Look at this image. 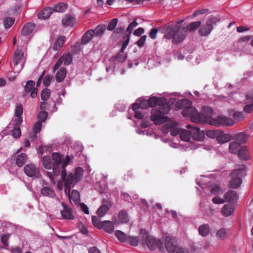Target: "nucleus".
<instances>
[{
	"label": "nucleus",
	"mask_w": 253,
	"mask_h": 253,
	"mask_svg": "<svg viewBox=\"0 0 253 253\" xmlns=\"http://www.w3.org/2000/svg\"><path fill=\"white\" fill-rule=\"evenodd\" d=\"M15 20L12 17H8L4 19L3 24L6 29L9 28L14 23Z\"/></svg>",
	"instance_id": "864d4df0"
},
{
	"label": "nucleus",
	"mask_w": 253,
	"mask_h": 253,
	"mask_svg": "<svg viewBox=\"0 0 253 253\" xmlns=\"http://www.w3.org/2000/svg\"><path fill=\"white\" fill-rule=\"evenodd\" d=\"M223 191L221 190L218 186H216L211 189V193L213 195L220 194L223 193Z\"/></svg>",
	"instance_id": "338daca9"
},
{
	"label": "nucleus",
	"mask_w": 253,
	"mask_h": 253,
	"mask_svg": "<svg viewBox=\"0 0 253 253\" xmlns=\"http://www.w3.org/2000/svg\"><path fill=\"white\" fill-rule=\"evenodd\" d=\"M42 127V123L41 121L37 122L33 126V130L36 133H39L41 131Z\"/></svg>",
	"instance_id": "e2e57ef3"
},
{
	"label": "nucleus",
	"mask_w": 253,
	"mask_h": 253,
	"mask_svg": "<svg viewBox=\"0 0 253 253\" xmlns=\"http://www.w3.org/2000/svg\"><path fill=\"white\" fill-rule=\"evenodd\" d=\"M22 122V118L21 117L15 116H14V118L8 125V128H13V126H18L19 125L21 124Z\"/></svg>",
	"instance_id": "e433bc0d"
},
{
	"label": "nucleus",
	"mask_w": 253,
	"mask_h": 253,
	"mask_svg": "<svg viewBox=\"0 0 253 253\" xmlns=\"http://www.w3.org/2000/svg\"><path fill=\"white\" fill-rule=\"evenodd\" d=\"M111 207L110 201L104 199L102 201V205L97 211V214L99 217H103L108 212L109 209Z\"/></svg>",
	"instance_id": "4468645a"
},
{
	"label": "nucleus",
	"mask_w": 253,
	"mask_h": 253,
	"mask_svg": "<svg viewBox=\"0 0 253 253\" xmlns=\"http://www.w3.org/2000/svg\"><path fill=\"white\" fill-rule=\"evenodd\" d=\"M42 165L44 168L47 169H53L52 158L49 156H44L42 158Z\"/></svg>",
	"instance_id": "2f4dec72"
},
{
	"label": "nucleus",
	"mask_w": 253,
	"mask_h": 253,
	"mask_svg": "<svg viewBox=\"0 0 253 253\" xmlns=\"http://www.w3.org/2000/svg\"><path fill=\"white\" fill-rule=\"evenodd\" d=\"M226 229L221 228L217 231L215 236L218 239L223 240L226 237Z\"/></svg>",
	"instance_id": "a18cd8bd"
},
{
	"label": "nucleus",
	"mask_w": 253,
	"mask_h": 253,
	"mask_svg": "<svg viewBox=\"0 0 253 253\" xmlns=\"http://www.w3.org/2000/svg\"><path fill=\"white\" fill-rule=\"evenodd\" d=\"M115 235L117 239L122 243H125L127 240L126 235L120 230H116Z\"/></svg>",
	"instance_id": "a19ab883"
},
{
	"label": "nucleus",
	"mask_w": 253,
	"mask_h": 253,
	"mask_svg": "<svg viewBox=\"0 0 253 253\" xmlns=\"http://www.w3.org/2000/svg\"><path fill=\"white\" fill-rule=\"evenodd\" d=\"M172 123H169L164 125L161 128V131L164 133H167L170 132V129L172 126Z\"/></svg>",
	"instance_id": "0e129e2a"
},
{
	"label": "nucleus",
	"mask_w": 253,
	"mask_h": 253,
	"mask_svg": "<svg viewBox=\"0 0 253 253\" xmlns=\"http://www.w3.org/2000/svg\"><path fill=\"white\" fill-rule=\"evenodd\" d=\"M12 129V136L15 138H18L21 135V129L19 126H13Z\"/></svg>",
	"instance_id": "bf43d9fd"
},
{
	"label": "nucleus",
	"mask_w": 253,
	"mask_h": 253,
	"mask_svg": "<svg viewBox=\"0 0 253 253\" xmlns=\"http://www.w3.org/2000/svg\"><path fill=\"white\" fill-rule=\"evenodd\" d=\"M219 21L217 17H212L206 20V24L203 25L200 29L199 33L202 36L209 35L213 30V25Z\"/></svg>",
	"instance_id": "6e6552de"
},
{
	"label": "nucleus",
	"mask_w": 253,
	"mask_h": 253,
	"mask_svg": "<svg viewBox=\"0 0 253 253\" xmlns=\"http://www.w3.org/2000/svg\"><path fill=\"white\" fill-rule=\"evenodd\" d=\"M75 22V17L70 14H66L62 20V23L65 26H73Z\"/></svg>",
	"instance_id": "b1692460"
},
{
	"label": "nucleus",
	"mask_w": 253,
	"mask_h": 253,
	"mask_svg": "<svg viewBox=\"0 0 253 253\" xmlns=\"http://www.w3.org/2000/svg\"><path fill=\"white\" fill-rule=\"evenodd\" d=\"M61 205L63 208L60 211L62 218L66 219H73L74 216L71 209L64 203H62Z\"/></svg>",
	"instance_id": "f3484780"
},
{
	"label": "nucleus",
	"mask_w": 253,
	"mask_h": 253,
	"mask_svg": "<svg viewBox=\"0 0 253 253\" xmlns=\"http://www.w3.org/2000/svg\"><path fill=\"white\" fill-rule=\"evenodd\" d=\"M50 91L49 89L45 88L42 90L41 93V99L43 101H46L50 96Z\"/></svg>",
	"instance_id": "6e6d98bb"
},
{
	"label": "nucleus",
	"mask_w": 253,
	"mask_h": 253,
	"mask_svg": "<svg viewBox=\"0 0 253 253\" xmlns=\"http://www.w3.org/2000/svg\"><path fill=\"white\" fill-rule=\"evenodd\" d=\"M237 154L240 159L244 161L248 160L250 158V152L246 146H243Z\"/></svg>",
	"instance_id": "a878e982"
},
{
	"label": "nucleus",
	"mask_w": 253,
	"mask_h": 253,
	"mask_svg": "<svg viewBox=\"0 0 253 253\" xmlns=\"http://www.w3.org/2000/svg\"><path fill=\"white\" fill-rule=\"evenodd\" d=\"M245 103L247 104L244 106V111L247 113H250L253 110V102H247V100L246 99Z\"/></svg>",
	"instance_id": "052dcab7"
},
{
	"label": "nucleus",
	"mask_w": 253,
	"mask_h": 253,
	"mask_svg": "<svg viewBox=\"0 0 253 253\" xmlns=\"http://www.w3.org/2000/svg\"><path fill=\"white\" fill-rule=\"evenodd\" d=\"M52 13V8L47 7L42 9L38 13V17L40 19H46L50 17Z\"/></svg>",
	"instance_id": "aec40b11"
},
{
	"label": "nucleus",
	"mask_w": 253,
	"mask_h": 253,
	"mask_svg": "<svg viewBox=\"0 0 253 253\" xmlns=\"http://www.w3.org/2000/svg\"><path fill=\"white\" fill-rule=\"evenodd\" d=\"M53 173L56 175L61 174V179H65L66 176V167L71 160L70 156L67 155L64 159L59 153H53L51 155Z\"/></svg>",
	"instance_id": "f03ea898"
},
{
	"label": "nucleus",
	"mask_w": 253,
	"mask_h": 253,
	"mask_svg": "<svg viewBox=\"0 0 253 253\" xmlns=\"http://www.w3.org/2000/svg\"><path fill=\"white\" fill-rule=\"evenodd\" d=\"M36 25L34 23H29L25 25L22 30V34L27 36L32 33L35 29Z\"/></svg>",
	"instance_id": "4be33fe9"
},
{
	"label": "nucleus",
	"mask_w": 253,
	"mask_h": 253,
	"mask_svg": "<svg viewBox=\"0 0 253 253\" xmlns=\"http://www.w3.org/2000/svg\"><path fill=\"white\" fill-rule=\"evenodd\" d=\"M23 112V106L21 103H17L14 112V116L21 117Z\"/></svg>",
	"instance_id": "8fccbe9b"
},
{
	"label": "nucleus",
	"mask_w": 253,
	"mask_h": 253,
	"mask_svg": "<svg viewBox=\"0 0 253 253\" xmlns=\"http://www.w3.org/2000/svg\"><path fill=\"white\" fill-rule=\"evenodd\" d=\"M118 21V19H117V18L113 19L108 24L107 27V29L109 31H111L115 30V29L117 26Z\"/></svg>",
	"instance_id": "13d9d810"
},
{
	"label": "nucleus",
	"mask_w": 253,
	"mask_h": 253,
	"mask_svg": "<svg viewBox=\"0 0 253 253\" xmlns=\"http://www.w3.org/2000/svg\"><path fill=\"white\" fill-rule=\"evenodd\" d=\"M91 220L94 226L99 229L102 228V222L100 220L99 217L96 216H92Z\"/></svg>",
	"instance_id": "37998d69"
},
{
	"label": "nucleus",
	"mask_w": 253,
	"mask_h": 253,
	"mask_svg": "<svg viewBox=\"0 0 253 253\" xmlns=\"http://www.w3.org/2000/svg\"><path fill=\"white\" fill-rule=\"evenodd\" d=\"M187 128H190L191 138L193 140L201 141L204 140L205 137L204 133L203 131L200 130V129L196 126H191L189 125H186Z\"/></svg>",
	"instance_id": "f8f14e48"
},
{
	"label": "nucleus",
	"mask_w": 253,
	"mask_h": 253,
	"mask_svg": "<svg viewBox=\"0 0 253 253\" xmlns=\"http://www.w3.org/2000/svg\"><path fill=\"white\" fill-rule=\"evenodd\" d=\"M199 235L202 237L207 236L210 232V227L208 224H204L199 227Z\"/></svg>",
	"instance_id": "c756f323"
},
{
	"label": "nucleus",
	"mask_w": 253,
	"mask_h": 253,
	"mask_svg": "<svg viewBox=\"0 0 253 253\" xmlns=\"http://www.w3.org/2000/svg\"><path fill=\"white\" fill-rule=\"evenodd\" d=\"M147 102L149 107H155L157 104V98L155 96L152 97L150 98H149L148 100H147Z\"/></svg>",
	"instance_id": "774afa93"
},
{
	"label": "nucleus",
	"mask_w": 253,
	"mask_h": 253,
	"mask_svg": "<svg viewBox=\"0 0 253 253\" xmlns=\"http://www.w3.org/2000/svg\"><path fill=\"white\" fill-rule=\"evenodd\" d=\"M192 104L190 100L182 99L177 102V106L179 108L182 109L181 113L183 116L190 117L192 122L197 123L202 120L198 117L199 113Z\"/></svg>",
	"instance_id": "7ed1b4c3"
},
{
	"label": "nucleus",
	"mask_w": 253,
	"mask_h": 253,
	"mask_svg": "<svg viewBox=\"0 0 253 253\" xmlns=\"http://www.w3.org/2000/svg\"><path fill=\"white\" fill-rule=\"evenodd\" d=\"M65 194L68 195L70 201H73L75 203H77L80 199L79 193L76 190H73L71 194L70 191H69V193L67 191V193L65 192Z\"/></svg>",
	"instance_id": "473e14b6"
},
{
	"label": "nucleus",
	"mask_w": 253,
	"mask_h": 253,
	"mask_svg": "<svg viewBox=\"0 0 253 253\" xmlns=\"http://www.w3.org/2000/svg\"><path fill=\"white\" fill-rule=\"evenodd\" d=\"M24 171L25 174L29 177H38L40 173L39 169L32 164L26 165L24 167Z\"/></svg>",
	"instance_id": "ddd939ff"
},
{
	"label": "nucleus",
	"mask_w": 253,
	"mask_h": 253,
	"mask_svg": "<svg viewBox=\"0 0 253 253\" xmlns=\"http://www.w3.org/2000/svg\"><path fill=\"white\" fill-rule=\"evenodd\" d=\"M93 30L90 29L87 30L83 36L82 40H81V44H85L87 43L93 37Z\"/></svg>",
	"instance_id": "393cba45"
},
{
	"label": "nucleus",
	"mask_w": 253,
	"mask_h": 253,
	"mask_svg": "<svg viewBox=\"0 0 253 253\" xmlns=\"http://www.w3.org/2000/svg\"><path fill=\"white\" fill-rule=\"evenodd\" d=\"M136 104L134 103L132 107V110L134 111V116L136 119H141L143 118V116L139 109L136 107Z\"/></svg>",
	"instance_id": "3c124183"
},
{
	"label": "nucleus",
	"mask_w": 253,
	"mask_h": 253,
	"mask_svg": "<svg viewBox=\"0 0 253 253\" xmlns=\"http://www.w3.org/2000/svg\"><path fill=\"white\" fill-rule=\"evenodd\" d=\"M66 39V37L64 36H60L58 37L54 43L53 49L55 51L60 50L64 44Z\"/></svg>",
	"instance_id": "cd10ccee"
},
{
	"label": "nucleus",
	"mask_w": 253,
	"mask_h": 253,
	"mask_svg": "<svg viewBox=\"0 0 253 253\" xmlns=\"http://www.w3.org/2000/svg\"><path fill=\"white\" fill-rule=\"evenodd\" d=\"M232 136L229 134H225L220 131L217 140L221 143H224L232 140Z\"/></svg>",
	"instance_id": "7c9ffc66"
},
{
	"label": "nucleus",
	"mask_w": 253,
	"mask_h": 253,
	"mask_svg": "<svg viewBox=\"0 0 253 253\" xmlns=\"http://www.w3.org/2000/svg\"><path fill=\"white\" fill-rule=\"evenodd\" d=\"M234 210L235 209L233 205L227 204L223 207L221 213L225 216H229L234 212Z\"/></svg>",
	"instance_id": "6ab92c4d"
},
{
	"label": "nucleus",
	"mask_w": 253,
	"mask_h": 253,
	"mask_svg": "<svg viewBox=\"0 0 253 253\" xmlns=\"http://www.w3.org/2000/svg\"><path fill=\"white\" fill-rule=\"evenodd\" d=\"M27 156L25 153L19 155L16 160V164L19 167H22L27 160Z\"/></svg>",
	"instance_id": "72a5a7b5"
},
{
	"label": "nucleus",
	"mask_w": 253,
	"mask_h": 253,
	"mask_svg": "<svg viewBox=\"0 0 253 253\" xmlns=\"http://www.w3.org/2000/svg\"><path fill=\"white\" fill-rule=\"evenodd\" d=\"M176 28H172L168 30V31L166 32L164 35L165 38L167 39H172L175 33Z\"/></svg>",
	"instance_id": "680f3d73"
},
{
	"label": "nucleus",
	"mask_w": 253,
	"mask_h": 253,
	"mask_svg": "<svg viewBox=\"0 0 253 253\" xmlns=\"http://www.w3.org/2000/svg\"><path fill=\"white\" fill-rule=\"evenodd\" d=\"M128 243L131 245L133 246H136L138 245L139 240L138 237H132V236H128L127 237V240Z\"/></svg>",
	"instance_id": "5fc2aeb1"
},
{
	"label": "nucleus",
	"mask_w": 253,
	"mask_h": 253,
	"mask_svg": "<svg viewBox=\"0 0 253 253\" xmlns=\"http://www.w3.org/2000/svg\"><path fill=\"white\" fill-rule=\"evenodd\" d=\"M235 138L240 144L245 143L248 139V135L244 132H242L236 135Z\"/></svg>",
	"instance_id": "58836bf2"
},
{
	"label": "nucleus",
	"mask_w": 253,
	"mask_h": 253,
	"mask_svg": "<svg viewBox=\"0 0 253 253\" xmlns=\"http://www.w3.org/2000/svg\"><path fill=\"white\" fill-rule=\"evenodd\" d=\"M48 117V113L45 111H41L38 115V118L39 119L38 121H41V122H44Z\"/></svg>",
	"instance_id": "4d7b16f0"
},
{
	"label": "nucleus",
	"mask_w": 253,
	"mask_h": 253,
	"mask_svg": "<svg viewBox=\"0 0 253 253\" xmlns=\"http://www.w3.org/2000/svg\"><path fill=\"white\" fill-rule=\"evenodd\" d=\"M124 31V28L123 27H118L115 29V31L111 35V38L113 39H116L120 37L121 34Z\"/></svg>",
	"instance_id": "49530a36"
},
{
	"label": "nucleus",
	"mask_w": 253,
	"mask_h": 253,
	"mask_svg": "<svg viewBox=\"0 0 253 253\" xmlns=\"http://www.w3.org/2000/svg\"><path fill=\"white\" fill-rule=\"evenodd\" d=\"M224 199L226 202H234L238 199V195L235 191L230 190L225 194Z\"/></svg>",
	"instance_id": "412c9836"
},
{
	"label": "nucleus",
	"mask_w": 253,
	"mask_h": 253,
	"mask_svg": "<svg viewBox=\"0 0 253 253\" xmlns=\"http://www.w3.org/2000/svg\"><path fill=\"white\" fill-rule=\"evenodd\" d=\"M244 174L243 169H234L230 174V180L229 183V187L231 188L236 189L238 188L242 183V177Z\"/></svg>",
	"instance_id": "39448f33"
},
{
	"label": "nucleus",
	"mask_w": 253,
	"mask_h": 253,
	"mask_svg": "<svg viewBox=\"0 0 253 253\" xmlns=\"http://www.w3.org/2000/svg\"><path fill=\"white\" fill-rule=\"evenodd\" d=\"M235 124L234 120L228 117L219 116L215 120H212L211 125L219 127L220 126H231Z\"/></svg>",
	"instance_id": "9d476101"
},
{
	"label": "nucleus",
	"mask_w": 253,
	"mask_h": 253,
	"mask_svg": "<svg viewBox=\"0 0 253 253\" xmlns=\"http://www.w3.org/2000/svg\"><path fill=\"white\" fill-rule=\"evenodd\" d=\"M126 56L125 53L121 51L117 54L115 57V60L118 62L123 63L126 61Z\"/></svg>",
	"instance_id": "de8ad7c7"
},
{
	"label": "nucleus",
	"mask_w": 253,
	"mask_h": 253,
	"mask_svg": "<svg viewBox=\"0 0 253 253\" xmlns=\"http://www.w3.org/2000/svg\"><path fill=\"white\" fill-rule=\"evenodd\" d=\"M212 110L208 107H203L202 112L199 113L198 117L201 120L198 123H207L211 125L212 120L215 118L211 117Z\"/></svg>",
	"instance_id": "1a4fd4ad"
},
{
	"label": "nucleus",
	"mask_w": 253,
	"mask_h": 253,
	"mask_svg": "<svg viewBox=\"0 0 253 253\" xmlns=\"http://www.w3.org/2000/svg\"><path fill=\"white\" fill-rule=\"evenodd\" d=\"M23 57L24 54L21 50L18 49L15 51L13 56V63L15 68L21 62Z\"/></svg>",
	"instance_id": "bb28decb"
},
{
	"label": "nucleus",
	"mask_w": 253,
	"mask_h": 253,
	"mask_svg": "<svg viewBox=\"0 0 253 253\" xmlns=\"http://www.w3.org/2000/svg\"><path fill=\"white\" fill-rule=\"evenodd\" d=\"M220 133L218 130H209L206 132V135L208 137L212 139H217Z\"/></svg>",
	"instance_id": "79ce46f5"
},
{
	"label": "nucleus",
	"mask_w": 253,
	"mask_h": 253,
	"mask_svg": "<svg viewBox=\"0 0 253 253\" xmlns=\"http://www.w3.org/2000/svg\"><path fill=\"white\" fill-rule=\"evenodd\" d=\"M83 175V169L81 167H78L74 174L70 173L68 175H66L65 179H62L65 183V192L67 193L68 191L69 193L71 188L82 179Z\"/></svg>",
	"instance_id": "20e7f679"
},
{
	"label": "nucleus",
	"mask_w": 253,
	"mask_h": 253,
	"mask_svg": "<svg viewBox=\"0 0 253 253\" xmlns=\"http://www.w3.org/2000/svg\"><path fill=\"white\" fill-rule=\"evenodd\" d=\"M243 147L238 142H231L229 144V151L232 154H237Z\"/></svg>",
	"instance_id": "5701e85b"
},
{
	"label": "nucleus",
	"mask_w": 253,
	"mask_h": 253,
	"mask_svg": "<svg viewBox=\"0 0 253 253\" xmlns=\"http://www.w3.org/2000/svg\"><path fill=\"white\" fill-rule=\"evenodd\" d=\"M35 83L33 81H28L25 86V91L27 93H31L32 98H35L37 95L38 89L35 87Z\"/></svg>",
	"instance_id": "2eb2a0df"
},
{
	"label": "nucleus",
	"mask_w": 253,
	"mask_h": 253,
	"mask_svg": "<svg viewBox=\"0 0 253 253\" xmlns=\"http://www.w3.org/2000/svg\"><path fill=\"white\" fill-rule=\"evenodd\" d=\"M169 132H170V134L172 136H176L179 133H180V130L179 129V128L176 126L173 125V124H172V126L170 129Z\"/></svg>",
	"instance_id": "69168bd1"
},
{
	"label": "nucleus",
	"mask_w": 253,
	"mask_h": 253,
	"mask_svg": "<svg viewBox=\"0 0 253 253\" xmlns=\"http://www.w3.org/2000/svg\"><path fill=\"white\" fill-rule=\"evenodd\" d=\"M234 120L239 121L246 117V115L242 112L236 111L232 114Z\"/></svg>",
	"instance_id": "09e8293b"
},
{
	"label": "nucleus",
	"mask_w": 253,
	"mask_h": 253,
	"mask_svg": "<svg viewBox=\"0 0 253 253\" xmlns=\"http://www.w3.org/2000/svg\"><path fill=\"white\" fill-rule=\"evenodd\" d=\"M118 218L121 223H125L129 220L127 213L124 211H121L119 213Z\"/></svg>",
	"instance_id": "ea45409f"
},
{
	"label": "nucleus",
	"mask_w": 253,
	"mask_h": 253,
	"mask_svg": "<svg viewBox=\"0 0 253 253\" xmlns=\"http://www.w3.org/2000/svg\"><path fill=\"white\" fill-rule=\"evenodd\" d=\"M167 101L165 97L157 98L156 106L151 110V120L156 125L162 124L167 120L165 115L169 111L167 106Z\"/></svg>",
	"instance_id": "f257e3e1"
},
{
	"label": "nucleus",
	"mask_w": 253,
	"mask_h": 253,
	"mask_svg": "<svg viewBox=\"0 0 253 253\" xmlns=\"http://www.w3.org/2000/svg\"><path fill=\"white\" fill-rule=\"evenodd\" d=\"M184 29L176 28L174 35L172 40L173 43L177 44L185 39V35L183 33Z\"/></svg>",
	"instance_id": "dca6fc26"
},
{
	"label": "nucleus",
	"mask_w": 253,
	"mask_h": 253,
	"mask_svg": "<svg viewBox=\"0 0 253 253\" xmlns=\"http://www.w3.org/2000/svg\"><path fill=\"white\" fill-rule=\"evenodd\" d=\"M201 24V22L200 21L191 22L187 26L186 29L189 31H193L198 28Z\"/></svg>",
	"instance_id": "c03bdc74"
},
{
	"label": "nucleus",
	"mask_w": 253,
	"mask_h": 253,
	"mask_svg": "<svg viewBox=\"0 0 253 253\" xmlns=\"http://www.w3.org/2000/svg\"><path fill=\"white\" fill-rule=\"evenodd\" d=\"M180 138L182 141L188 142L191 138L190 128L181 131L180 133Z\"/></svg>",
	"instance_id": "c9c22d12"
},
{
	"label": "nucleus",
	"mask_w": 253,
	"mask_h": 253,
	"mask_svg": "<svg viewBox=\"0 0 253 253\" xmlns=\"http://www.w3.org/2000/svg\"><path fill=\"white\" fill-rule=\"evenodd\" d=\"M145 243L150 250H154L158 247L160 251L165 252L163 241L161 239H157L151 235H147L145 238Z\"/></svg>",
	"instance_id": "423d86ee"
},
{
	"label": "nucleus",
	"mask_w": 253,
	"mask_h": 253,
	"mask_svg": "<svg viewBox=\"0 0 253 253\" xmlns=\"http://www.w3.org/2000/svg\"><path fill=\"white\" fill-rule=\"evenodd\" d=\"M67 4L64 2L55 4L53 6V12H63L67 8Z\"/></svg>",
	"instance_id": "f704fd0d"
},
{
	"label": "nucleus",
	"mask_w": 253,
	"mask_h": 253,
	"mask_svg": "<svg viewBox=\"0 0 253 253\" xmlns=\"http://www.w3.org/2000/svg\"><path fill=\"white\" fill-rule=\"evenodd\" d=\"M163 246L169 253H175L178 246L176 238L170 234H167L163 241Z\"/></svg>",
	"instance_id": "0eeeda50"
},
{
	"label": "nucleus",
	"mask_w": 253,
	"mask_h": 253,
	"mask_svg": "<svg viewBox=\"0 0 253 253\" xmlns=\"http://www.w3.org/2000/svg\"><path fill=\"white\" fill-rule=\"evenodd\" d=\"M41 193L43 196L53 197L55 195L54 191L49 187H44L41 190Z\"/></svg>",
	"instance_id": "4c0bfd02"
},
{
	"label": "nucleus",
	"mask_w": 253,
	"mask_h": 253,
	"mask_svg": "<svg viewBox=\"0 0 253 253\" xmlns=\"http://www.w3.org/2000/svg\"><path fill=\"white\" fill-rule=\"evenodd\" d=\"M105 28L102 26H98L96 28L93 30V35L95 36H101L104 33Z\"/></svg>",
	"instance_id": "603ef678"
},
{
	"label": "nucleus",
	"mask_w": 253,
	"mask_h": 253,
	"mask_svg": "<svg viewBox=\"0 0 253 253\" xmlns=\"http://www.w3.org/2000/svg\"><path fill=\"white\" fill-rule=\"evenodd\" d=\"M119 223L104 220L102 222V228L108 233H112L114 231V225H118Z\"/></svg>",
	"instance_id": "a211bd4d"
},
{
	"label": "nucleus",
	"mask_w": 253,
	"mask_h": 253,
	"mask_svg": "<svg viewBox=\"0 0 253 253\" xmlns=\"http://www.w3.org/2000/svg\"><path fill=\"white\" fill-rule=\"evenodd\" d=\"M72 62V56L70 53L63 54L59 58L55 64L52 67V72L54 73L62 65L67 66Z\"/></svg>",
	"instance_id": "9b49d317"
},
{
	"label": "nucleus",
	"mask_w": 253,
	"mask_h": 253,
	"mask_svg": "<svg viewBox=\"0 0 253 253\" xmlns=\"http://www.w3.org/2000/svg\"><path fill=\"white\" fill-rule=\"evenodd\" d=\"M67 71L65 68H61L55 75V79L58 83L63 82L66 76Z\"/></svg>",
	"instance_id": "c85d7f7f"
}]
</instances>
